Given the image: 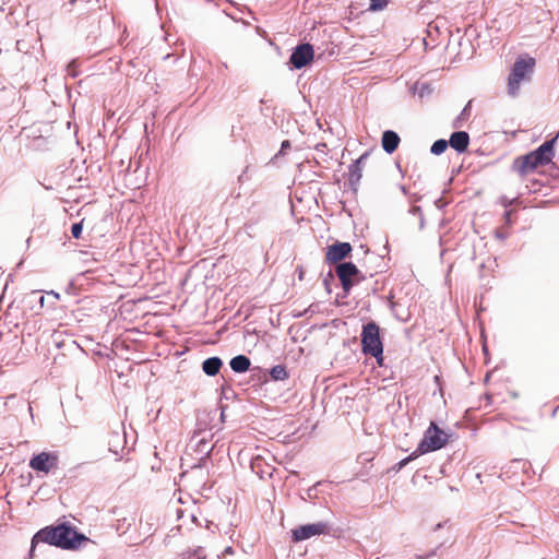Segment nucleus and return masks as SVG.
<instances>
[{"label": "nucleus", "mask_w": 559, "mask_h": 559, "mask_svg": "<svg viewBox=\"0 0 559 559\" xmlns=\"http://www.w3.org/2000/svg\"><path fill=\"white\" fill-rule=\"evenodd\" d=\"M88 538L75 531L69 523H61L57 526H46L39 530L32 539L29 554L33 555L38 543H46L50 546H56L61 549H78L83 542Z\"/></svg>", "instance_id": "f257e3e1"}, {"label": "nucleus", "mask_w": 559, "mask_h": 559, "mask_svg": "<svg viewBox=\"0 0 559 559\" xmlns=\"http://www.w3.org/2000/svg\"><path fill=\"white\" fill-rule=\"evenodd\" d=\"M558 140V135L544 142L536 150L516 157L512 163V169L519 174L520 177H524L538 167L546 166L551 163L555 155V144Z\"/></svg>", "instance_id": "f03ea898"}, {"label": "nucleus", "mask_w": 559, "mask_h": 559, "mask_svg": "<svg viewBox=\"0 0 559 559\" xmlns=\"http://www.w3.org/2000/svg\"><path fill=\"white\" fill-rule=\"evenodd\" d=\"M534 66L535 60L533 58H518L515 60L508 78V94L510 96L519 95L521 84L531 80Z\"/></svg>", "instance_id": "7ed1b4c3"}, {"label": "nucleus", "mask_w": 559, "mask_h": 559, "mask_svg": "<svg viewBox=\"0 0 559 559\" xmlns=\"http://www.w3.org/2000/svg\"><path fill=\"white\" fill-rule=\"evenodd\" d=\"M449 440V436L440 429L436 423L431 421L430 426L424 433V438L419 442L418 453L426 454L443 448Z\"/></svg>", "instance_id": "20e7f679"}, {"label": "nucleus", "mask_w": 559, "mask_h": 559, "mask_svg": "<svg viewBox=\"0 0 559 559\" xmlns=\"http://www.w3.org/2000/svg\"><path fill=\"white\" fill-rule=\"evenodd\" d=\"M361 349L366 355H380L383 353V344L380 337L379 325L370 321L362 326L361 331Z\"/></svg>", "instance_id": "39448f33"}, {"label": "nucleus", "mask_w": 559, "mask_h": 559, "mask_svg": "<svg viewBox=\"0 0 559 559\" xmlns=\"http://www.w3.org/2000/svg\"><path fill=\"white\" fill-rule=\"evenodd\" d=\"M331 531V526L326 522H317L300 525L292 531L293 540L298 543L306 540L312 536L325 535Z\"/></svg>", "instance_id": "423d86ee"}, {"label": "nucleus", "mask_w": 559, "mask_h": 559, "mask_svg": "<svg viewBox=\"0 0 559 559\" xmlns=\"http://www.w3.org/2000/svg\"><path fill=\"white\" fill-rule=\"evenodd\" d=\"M335 273L342 284L345 294H348L354 284L355 278L359 274V270L353 262H341L335 267Z\"/></svg>", "instance_id": "0eeeda50"}, {"label": "nucleus", "mask_w": 559, "mask_h": 559, "mask_svg": "<svg viewBox=\"0 0 559 559\" xmlns=\"http://www.w3.org/2000/svg\"><path fill=\"white\" fill-rule=\"evenodd\" d=\"M314 57L313 47L311 44H300L292 52L289 63L293 69L300 70L309 64Z\"/></svg>", "instance_id": "6e6552de"}, {"label": "nucleus", "mask_w": 559, "mask_h": 559, "mask_svg": "<svg viewBox=\"0 0 559 559\" xmlns=\"http://www.w3.org/2000/svg\"><path fill=\"white\" fill-rule=\"evenodd\" d=\"M58 455L55 452H40L29 460V467L36 472L48 474L58 466Z\"/></svg>", "instance_id": "1a4fd4ad"}, {"label": "nucleus", "mask_w": 559, "mask_h": 559, "mask_svg": "<svg viewBox=\"0 0 559 559\" xmlns=\"http://www.w3.org/2000/svg\"><path fill=\"white\" fill-rule=\"evenodd\" d=\"M352 251L349 242H335L328 247L326 261L329 263H337L345 259Z\"/></svg>", "instance_id": "9d476101"}, {"label": "nucleus", "mask_w": 559, "mask_h": 559, "mask_svg": "<svg viewBox=\"0 0 559 559\" xmlns=\"http://www.w3.org/2000/svg\"><path fill=\"white\" fill-rule=\"evenodd\" d=\"M448 142L457 153H464L469 144V135L465 131H455L451 134Z\"/></svg>", "instance_id": "9b49d317"}, {"label": "nucleus", "mask_w": 559, "mask_h": 559, "mask_svg": "<svg viewBox=\"0 0 559 559\" xmlns=\"http://www.w3.org/2000/svg\"><path fill=\"white\" fill-rule=\"evenodd\" d=\"M400 136L395 131L386 130L382 133L381 144L384 152L392 154L400 144Z\"/></svg>", "instance_id": "f8f14e48"}, {"label": "nucleus", "mask_w": 559, "mask_h": 559, "mask_svg": "<svg viewBox=\"0 0 559 559\" xmlns=\"http://www.w3.org/2000/svg\"><path fill=\"white\" fill-rule=\"evenodd\" d=\"M126 433L122 431H112L108 438V450L109 452L119 455L120 451L124 449Z\"/></svg>", "instance_id": "ddd939ff"}, {"label": "nucleus", "mask_w": 559, "mask_h": 559, "mask_svg": "<svg viewBox=\"0 0 559 559\" xmlns=\"http://www.w3.org/2000/svg\"><path fill=\"white\" fill-rule=\"evenodd\" d=\"M223 366V361L219 357L213 356L205 359L202 364V370L210 377L216 376Z\"/></svg>", "instance_id": "4468645a"}, {"label": "nucleus", "mask_w": 559, "mask_h": 559, "mask_svg": "<svg viewBox=\"0 0 559 559\" xmlns=\"http://www.w3.org/2000/svg\"><path fill=\"white\" fill-rule=\"evenodd\" d=\"M229 366L234 372L242 373L250 369L251 361L246 355H237L230 359Z\"/></svg>", "instance_id": "2eb2a0df"}, {"label": "nucleus", "mask_w": 559, "mask_h": 559, "mask_svg": "<svg viewBox=\"0 0 559 559\" xmlns=\"http://www.w3.org/2000/svg\"><path fill=\"white\" fill-rule=\"evenodd\" d=\"M362 170L357 166V168L353 167V164L348 167V183L352 190L357 191L360 179L362 177Z\"/></svg>", "instance_id": "dca6fc26"}, {"label": "nucleus", "mask_w": 559, "mask_h": 559, "mask_svg": "<svg viewBox=\"0 0 559 559\" xmlns=\"http://www.w3.org/2000/svg\"><path fill=\"white\" fill-rule=\"evenodd\" d=\"M213 450V447L210 445L209 441L205 439H201L198 442V451L203 454V456L199 460V464L194 467H201L206 462V459L210 456L211 452Z\"/></svg>", "instance_id": "f3484780"}, {"label": "nucleus", "mask_w": 559, "mask_h": 559, "mask_svg": "<svg viewBox=\"0 0 559 559\" xmlns=\"http://www.w3.org/2000/svg\"><path fill=\"white\" fill-rule=\"evenodd\" d=\"M471 109H472V100H469L465 107L462 109L461 114L454 119L452 126L455 129H460L463 127V123L468 119L471 116Z\"/></svg>", "instance_id": "a211bd4d"}, {"label": "nucleus", "mask_w": 559, "mask_h": 559, "mask_svg": "<svg viewBox=\"0 0 559 559\" xmlns=\"http://www.w3.org/2000/svg\"><path fill=\"white\" fill-rule=\"evenodd\" d=\"M270 376L274 381H283L288 378V372L283 365H276L270 370Z\"/></svg>", "instance_id": "6ab92c4d"}, {"label": "nucleus", "mask_w": 559, "mask_h": 559, "mask_svg": "<svg viewBox=\"0 0 559 559\" xmlns=\"http://www.w3.org/2000/svg\"><path fill=\"white\" fill-rule=\"evenodd\" d=\"M449 142L444 139H439L433 142V144L430 147V152L433 155H441L448 147Z\"/></svg>", "instance_id": "aec40b11"}, {"label": "nucleus", "mask_w": 559, "mask_h": 559, "mask_svg": "<svg viewBox=\"0 0 559 559\" xmlns=\"http://www.w3.org/2000/svg\"><path fill=\"white\" fill-rule=\"evenodd\" d=\"M419 455H421V453H418V449H416L414 452H412L407 457L401 460L397 464H396V469L400 471L402 469L403 467H405L408 463H411L412 461H414L415 459H417Z\"/></svg>", "instance_id": "412c9836"}, {"label": "nucleus", "mask_w": 559, "mask_h": 559, "mask_svg": "<svg viewBox=\"0 0 559 559\" xmlns=\"http://www.w3.org/2000/svg\"><path fill=\"white\" fill-rule=\"evenodd\" d=\"M389 0H370L369 10L370 11H381L386 8Z\"/></svg>", "instance_id": "4be33fe9"}, {"label": "nucleus", "mask_w": 559, "mask_h": 559, "mask_svg": "<svg viewBox=\"0 0 559 559\" xmlns=\"http://www.w3.org/2000/svg\"><path fill=\"white\" fill-rule=\"evenodd\" d=\"M368 156H369V152H365L362 155H360L359 158H357L356 160H354L352 163L353 167L357 168V166H358L359 168L364 169L366 162L368 159Z\"/></svg>", "instance_id": "5701e85b"}, {"label": "nucleus", "mask_w": 559, "mask_h": 559, "mask_svg": "<svg viewBox=\"0 0 559 559\" xmlns=\"http://www.w3.org/2000/svg\"><path fill=\"white\" fill-rule=\"evenodd\" d=\"M82 230H83V224L82 222L80 223H74L71 227V234H72V237L75 238V239H79L82 235Z\"/></svg>", "instance_id": "b1692460"}, {"label": "nucleus", "mask_w": 559, "mask_h": 559, "mask_svg": "<svg viewBox=\"0 0 559 559\" xmlns=\"http://www.w3.org/2000/svg\"><path fill=\"white\" fill-rule=\"evenodd\" d=\"M249 171H250V166L247 165L245 167V169L242 170V173L238 176V182L243 183L245 181L249 180V178H250Z\"/></svg>", "instance_id": "393cba45"}, {"label": "nucleus", "mask_w": 559, "mask_h": 559, "mask_svg": "<svg viewBox=\"0 0 559 559\" xmlns=\"http://www.w3.org/2000/svg\"><path fill=\"white\" fill-rule=\"evenodd\" d=\"M261 464V460L259 457H255L254 460H252L251 462V468L254 473H257L258 475H260V477H262V472L260 473L257 467L260 466Z\"/></svg>", "instance_id": "a878e982"}, {"label": "nucleus", "mask_w": 559, "mask_h": 559, "mask_svg": "<svg viewBox=\"0 0 559 559\" xmlns=\"http://www.w3.org/2000/svg\"><path fill=\"white\" fill-rule=\"evenodd\" d=\"M516 202H518V198H513V199H511V200H510V199H508V198H503V199H502V204H503V206H506V207H508V206H510V205H512V204H515Z\"/></svg>", "instance_id": "bb28decb"}, {"label": "nucleus", "mask_w": 559, "mask_h": 559, "mask_svg": "<svg viewBox=\"0 0 559 559\" xmlns=\"http://www.w3.org/2000/svg\"><path fill=\"white\" fill-rule=\"evenodd\" d=\"M371 356L376 358L377 364L379 366H383V360H384L383 353H380V355L376 354V355H371Z\"/></svg>", "instance_id": "cd10ccee"}, {"label": "nucleus", "mask_w": 559, "mask_h": 559, "mask_svg": "<svg viewBox=\"0 0 559 559\" xmlns=\"http://www.w3.org/2000/svg\"><path fill=\"white\" fill-rule=\"evenodd\" d=\"M290 146V143L288 140H285L282 142V145H281V153H283L286 148H288Z\"/></svg>", "instance_id": "c85d7f7f"}, {"label": "nucleus", "mask_w": 559, "mask_h": 559, "mask_svg": "<svg viewBox=\"0 0 559 559\" xmlns=\"http://www.w3.org/2000/svg\"><path fill=\"white\" fill-rule=\"evenodd\" d=\"M49 295H51V296H52L53 298H56V299H59V297H60V295H59L58 293L53 292V290H51V292L49 293Z\"/></svg>", "instance_id": "c756f323"}, {"label": "nucleus", "mask_w": 559, "mask_h": 559, "mask_svg": "<svg viewBox=\"0 0 559 559\" xmlns=\"http://www.w3.org/2000/svg\"><path fill=\"white\" fill-rule=\"evenodd\" d=\"M302 278H304V271L299 270V280H302Z\"/></svg>", "instance_id": "7c9ffc66"}, {"label": "nucleus", "mask_w": 559, "mask_h": 559, "mask_svg": "<svg viewBox=\"0 0 559 559\" xmlns=\"http://www.w3.org/2000/svg\"><path fill=\"white\" fill-rule=\"evenodd\" d=\"M510 214H511V211H507V212H506V216H507V218H508V219H509V217H510Z\"/></svg>", "instance_id": "2f4dec72"}, {"label": "nucleus", "mask_w": 559, "mask_h": 559, "mask_svg": "<svg viewBox=\"0 0 559 559\" xmlns=\"http://www.w3.org/2000/svg\"><path fill=\"white\" fill-rule=\"evenodd\" d=\"M225 551H226V552H231V551H233V550H231V547H227Z\"/></svg>", "instance_id": "473e14b6"}, {"label": "nucleus", "mask_w": 559, "mask_h": 559, "mask_svg": "<svg viewBox=\"0 0 559 559\" xmlns=\"http://www.w3.org/2000/svg\"><path fill=\"white\" fill-rule=\"evenodd\" d=\"M319 150H322V147H325V144L318 145Z\"/></svg>", "instance_id": "72a5a7b5"}, {"label": "nucleus", "mask_w": 559, "mask_h": 559, "mask_svg": "<svg viewBox=\"0 0 559 559\" xmlns=\"http://www.w3.org/2000/svg\"><path fill=\"white\" fill-rule=\"evenodd\" d=\"M319 150H322V147H325V144L318 145Z\"/></svg>", "instance_id": "f704fd0d"}, {"label": "nucleus", "mask_w": 559, "mask_h": 559, "mask_svg": "<svg viewBox=\"0 0 559 559\" xmlns=\"http://www.w3.org/2000/svg\"><path fill=\"white\" fill-rule=\"evenodd\" d=\"M40 304L41 305L44 304V297L43 296L40 297Z\"/></svg>", "instance_id": "c9c22d12"}]
</instances>
